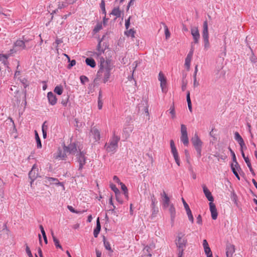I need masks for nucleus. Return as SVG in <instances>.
Returning a JSON list of instances; mask_svg holds the SVG:
<instances>
[{
    "label": "nucleus",
    "mask_w": 257,
    "mask_h": 257,
    "mask_svg": "<svg viewBox=\"0 0 257 257\" xmlns=\"http://www.w3.org/2000/svg\"><path fill=\"white\" fill-rule=\"evenodd\" d=\"M110 61L108 60H105L103 57L100 58L99 61V69L97 72L96 78H95L94 80V82H97L102 77H103V83H105L107 82L110 77Z\"/></svg>",
    "instance_id": "nucleus-1"
},
{
    "label": "nucleus",
    "mask_w": 257,
    "mask_h": 257,
    "mask_svg": "<svg viewBox=\"0 0 257 257\" xmlns=\"http://www.w3.org/2000/svg\"><path fill=\"white\" fill-rule=\"evenodd\" d=\"M185 234L180 232L178 233L176 239V244L178 252H183L187 243V239L184 237Z\"/></svg>",
    "instance_id": "nucleus-2"
},
{
    "label": "nucleus",
    "mask_w": 257,
    "mask_h": 257,
    "mask_svg": "<svg viewBox=\"0 0 257 257\" xmlns=\"http://www.w3.org/2000/svg\"><path fill=\"white\" fill-rule=\"evenodd\" d=\"M120 140V138L116 136L115 133L113 134V136L110 140L109 143L106 144L105 148L108 152H112L115 151L118 147V143Z\"/></svg>",
    "instance_id": "nucleus-3"
},
{
    "label": "nucleus",
    "mask_w": 257,
    "mask_h": 257,
    "mask_svg": "<svg viewBox=\"0 0 257 257\" xmlns=\"http://www.w3.org/2000/svg\"><path fill=\"white\" fill-rule=\"evenodd\" d=\"M202 38L204 43V49L207 51L210 47L209 41V32L208 28V23L207 21L203 22L202 30Z\"/></svg>",
    "instance_id": "nucleus-4"
},
{
    "label": "nucleus",
    "mask_w": 257,
    "mask_h": 257,
    "mask_svg": "<svg viewBox=\"0 0 257 257\" xmlns=\"http://www.w3.org/2000/svg\"><path fill=\"white\" fill-rule=\"evenodd\" d=\"M191 142L197 152L198 157L200 158L201 156L203 143L196 133L195 134L194 137L191 139Z\"/></svg>",
    "instance_id": "nucleus-5"
},
{
    "label": "nucleus",
    "mask_w": 257,
    "mask_h": 257,
    "mask_svg": "<svg viewBox=\"0 0 257 257\" xmlns=\"http://www.w3.org/2000/svg\"><path fill=\"white\" fill-rule=\"evenodd\" d=\"M77 161L79 163L78 170H81L86 163L85 153L79 149V152L76 154Z\"/></svg>",
    "instance_id": "nucleus-6"
},
{
    "label": "nucleus",
    "mask_w": 257,
    "mask_h": 257,
    "mask_svg": "<svg viewBox=\"0 0 257 257\" xmlns=\"http://www.w3.org/2000/svg\"><path fill=\"white\" fill-rule=\"evenodd\" d=\"M181 141L183 144L187 146L189 144V140L187 132V127L185 125L182 124L181 125Z\"/></svg>",
    "instance_id": "nucleus-7"
},
{
    "label": "nucleus",
    "mask_w": 257,
    "mask_h": 257,
    "mask_svg": "<svg viewBox=\"0 0 257 257\" xmlns=\"http://www.w3.org/2000/svg\"><path fill=\"white\" fill-rule=\"evenodd\" d=\"M158 79L160 81V86L163 92H167V79L164 74L160 72L158 76Z\"/></svg>",
    "instance_id": "nucleus-8"
},
{
    "label": "nucleus",
    "mask_w": 257,
    "mask_h": 257,
    "mask_svg": "<svg viewBox=\"0 0 257 257\" xmlns=\"http://www.w3.org/2000/svg\"><path fill=\"white\" fill-rule=\"evenodd\" d=\"M191 34L193 37V43L198 44L200 37L198 27H194L191 28Z\"/></svg>",
    "instance_id": "nucleus-9"
},
{
    "label": "nucleus",
    "mask_w": 257,
    "mask_h": 257,
    "mask_svg": "<svg viewBox=\"0 0 257 257\" xmlns=\"http://www.w3.org/2000/svg\"><path fill=\"white\" fill-rule=\"evenodd\" d=\"M64 152H66L73 155H76L77 152H79L77 147L74 143L70 144L68 146H65L64 148Z\"/></svg>",
    "instance_id": "nucleus-10"
},
{
    "label": "nucleus",
    "mask_w": 257,
    "mask_h": 257,
    "mask_svg": "<svg viewBox=\"0 0 257 257\" xmlns=\"http://www.w3.org/2000/svg\"><path fill=\"white\" fill-rule=\"evenodd\" d=\"M38 168H37V166L36 164H34L29 173V178L31 180V184L32 185L33 182L38 177Z\"/></svg>",
    "instance_id": "nucleus-11"
},
{
    "label": "nucleus",
    "mask_w": 257,
    "mask_h": 257,
    "mask_svg": "<svg viewBox=\"0 0 257 257\" xmlns=\"http://www.w3.org/2000/svg\"><path fill=\"white\" fill-rule=\"evenodd\" d=\"M182 201L186 210V213L188 215V219L191 222V223H193L194 222V218L189 206L183 198H182Z\"/></svg>",
    "instance_id": "nucleus-12"
},
{
    "label": "nucleus",
    "mask_w": 257,
    "mask_h": 257,
    "mask_svg": "<svg viewBox=\"0 0 257 257\" xmlns=\"http://www.w3.org/2000/svg\"><path fill=\"white\" fill-rule=\"evenodd\" d=\"M14 47H20L21 49L25 50L31 48L32 47V45H26L23 41L22 40L19 39L17 40L14 44Z\"/></svg>",
    "instance_id": "nucleus-13"
},
{
    "label": "nucleus",
    "mask_w": 257,
    "mask_h": 257,
    "mask_svg": "<svg viewBox=\"0 0 257 257\" xmlns=\"http://www.w3.org/2000/svg\"><path fill=\"white\" fill-rule=\"evenodd\" d=\"M194 50L192 46L191 49L185 58V66L186 69L189 70L190 67L191 61L192 58Z\"/></svg>",
    "instance_id": "nucleus-14"
},
{
    "label": "nucleus",
    "mask_w": 257,
    "mask_h": 257,
    "mask_svg": "<svg viewBox=\"0 0 257 257\" xmlns=\"http://www.w3.org/2000/svg\"><path fill=\"white\" fill-rule=\"evenodd\" d=\"M101 41H100L97 44L96 50L97 52H91L92 54L90 55L92 56H93L94 57L96 58H100L102 57H100L101 54L104 53V50L101 48Z\"/></svg>",
    "instance_id": "nucleus-15"
},
{
    "label": "nucleus",
    "mask_w": 257,
    "mask_h": 257,
    "mask_svg": "<svg viewBox=\"0 0 257 257\" xmlns=\"http://www.w3.org/2000/svg\"><path fill=\"white\" fill-rule=\"evenodd\" d=\"M90 136H92L95 140V141L97 142L99 141L100 137V132L97 128L95 127L91 128L90 133Z\"/></svg>",
    "instance_id": "nucleus-16"
},
{
    "label": "nucleus",
    "mask_w": 257,
    "mask_h": 257,
    "mask_svg": "<svg viewBox=\"0 0 257 257\" xmlns=\"http://www.w3.org/2000/svg\"><path fill=\"white\" fill-rule=\"evenodd\" d=\"M210 210L211 214V217L212 219L215 220L217 219L218 216L217 211L215 206V205L212 203H209Z\"/></svg>",
    "instance_id": "nucleus-17"
},
{
    "label": "nucleus",
    "mask_w": 257,
    "mask_h": 257,
    "mask_svg": "<svg viewBox=\"0 0 257 257\" xmlns=\"http://www.w3.org/2000/svg\"><path fill=\"white\" fill-rule=\"evenodd\" d=\"M26 92H19V91H17L16 95L15 96V97L17 98V104H19L20 103V101H21V99H19L18 97H20L22 96V99H23L22 102V105H23H23L24 106H26V104H27V102H26Z\"/></svg>",
    "instance_id": "nucleus-18"
},
{
    "label": "nucleus",
    "mask_w": 257,
    "mask_h": 257,
    "mask_svg": "<svg viewBox=\"0 0 257 257\" xmlns=\"http://www.w3.org/2000/svg\"><path fill=\"white\" fill-rule=\"evenodd\" d=\"M161 195L163 198V207L165 208H168L171 204L169 197L164 191H163V192L161 194Z\"/></svg>",
    "instance_id": "nucleus-19"
},
{
    "label": "nucleus",
    "mask_w": 257,
    "mask_h": 257,
    "mask_svg": "<svg viewBox=\"0 0 257 257\" xmlns=\"http://www.w3.org/2000/svg\"><path fill=\"white\" fill-rule=\"evenodd\" d=\"M168 208L170 214L171 223L173 225L174 223L175 218L176 217V209L173 204H171Z\"/></svg>",
    "instance_id": "nucleus-20"
},
{
    "label": "nucleus",
    "mask_w": 257,
    "mask_h": 257,
    "mask_svg": "<svg viewBox=\"0 0 257 257\" xmlns=\"http://www.w3.org/2000/svg\"><path fill=\"white\" fill-rule=\"evenodd\" d=\"M47 98L49 103L52 105H54L56 104L57 99L55 95L52 92H49L47 94Z\"/></svg>",
    "instance_id": "nucleus-21"
},
{
    "label": "nucleus",
    "mask_w": 257,
    "mask_h": 257,
    "mask_svg": "<svg viewBox=\"0 0 257 257\" xmlns=\"http://www.w3.org/2000/svg\"><path fill=\"white\" fill-rule=\"evenodd\" d=\"M67 0H59L58 4V9L54 10L52 12V14H53L54 13H57L58 12V9H62L67 7Z\"/></svg>",
    "instance_id": "nucleus-22"
},
{
    "label": "nucleus",
    "mask_w": 257,
    "mask_h": 257,
    "mask_svg": "<svg viewBox=\"0 0 257 257\" xmlns=\"http://www.w3.org/2000/svg\"><path fill=\"white\" fill-rule=\"evenodd\" d=\"M226 254L227 257H233V254L235 252L234 246L232 244H228L226 248Z\"/></svg>",
    "instance_id": "nucleus-23"
},
{
    "label": "nucleus",
    "mask_w": 257,
    "mask_h": 257,
    "mask_svg": "<svg viewBox=\"0 0 257 257\" xmlns=\"http://www.w3.org/2000/svg\"><path fill=\"white\" fill-rule=\"evenodd\" d=\"M203 192H204L206 197L207 198V199L209 201H210V202H212L214 200L213 197L211 192L207 189V188L206 187V186L205 185L203 186Z\"/></svg>",
    "instance_id": "nucleus-24"
},
{
    "label": "nucleus",
    "mask_w": 257,
    "mask_h": 257,
    "mask_svg": "<svg viewBox=\"0 0 257 257\" xmlns=\"http://www.w3.org/2000/svg\"><path fill=\"white\" fill-rule=\"evenodd\" d=\"M101 229V225L99 222V218H98L96 220V226L93 231V235L95 237H97Z\"/></svg>",
    "instance_id": "nucleus-25"
},
{
    "label": "nucleus",
    "mask_w": 257,
    "mask_h": 257,
    "mask_svg": "<svg viewBox=\"0 0 257 257\" xmlns=\"http://www.w3.org/2000/svg\"><path fill=\"white\" fill-rule=\"evenodd\" d=\"M170 147L171 149V153H172L173 157L178 156V152L175 147V143L172 140L170 141Z\"/></svg>",
    "instance_id": "nucleus-26"
},
{
    "label": "nucleus",
    "mask_w": 257,
    "mask_h": 257,
    "mask_svg": "<svg viewBox=\"0 0 257 257\" xmlns=\"http://www.w3.org/2000/svg\"><path fill=\"white\" fill-rule=\"evenodd\" d=\"M47 179L46 182H49L50 184H54L56 185H61L62 183H60L58 179L52 177H46Z\"/></svg>",
    "instance_id": "nucleus-27"
},
{
    "label": "nucleus",
    "mask_w": 257,
    "mask_h": 257,
    "mask_svg": "<svg viewBox=\"0 0 257 257\" xmlns=\"http://www.w3.org/2000/svg\"><path fill=\"white\" fill-rule=\"evenodd\" d=\"M234 139L235 140L238 142L239 145H241L242 144V145H243V143L244 142L242 138L241 137V136L239 135V134L236 132L234 133Z\"/></svg>",
    "instance_id": "nucleus-28"
},
{
    "label": "nucleus",
    "mask_w": 257,
    "mask_h": 257,
    "mask_svg": "<svg viewBox=\"0 0 257 257\" xmlns=\"http://www.w3.org/2000/svg\"><path fill=\"white\" fill-rule=\"evenodd\" d=\"M228 149L231 154V156L232 157V161H233V163H235V166L236 167L237 169H238V168H239L240 169V166L237 162L235 154L234 152L232 150V149L230 147L228 148Z\"/></svg>",
    "instance_id": "nucleus-29"
},
{
    "label": "nucleus",
    "mask_w": 257,
    "mask_h": 257,
    "mask_svg": "<svg viewBox=\"0 0 257 257\" xmlns=\"http://www.w3.org/2000/svg\"><path fill=\"white\" fill-rule=\"evenodd\" d=\"M34 36L33 35H30V36H23L22 37V40L24 42L25 44H26L27 46H28V43L32 41L34 39Z\"/></svg>",
    "instance_id": "nucleus-30"
},
{
    "label": "nucleus",
    "mask_w": 257,
    "mask_h": 257,
    "mask_svg": "<svg viewBox=\"0 0 257 257\" xmlns=\"http://www.w3.org/2000/svg\"><path fill=\"white\" fill-rule=\"evenodd\" d=\"M86 64L92 68H94L96 66V63L94 60L91 58H87L85 60Z\"/></svg>",
    "instance_id": "nucleus-31"
},
{
    "label": "nucleus",
    "mask_w": 257,
    "mask_h": 257,
    "mask_svg": "<svg viewBox=\"0 0 257 257\" xmlns=\"http://www.w3.org/2000/svg\"><path fill=\"white\" fill-rule=\"evenodd\" d=\"M133 128L132 126L125 127L123 130V134L125 136V139H127L130 135V133L133 131Z\"/></svg>",
    "instance_id": "nucleus-32"
},
{
    "label": "nucleus",
    "mask_w": 257,
    "mask_h": 257,
    "mask_svg": "<svg viewBox=\"0 0 257 257\" xmlns=\"http://www.w3.org/2000/svg\"><path fill=\"white\" fill-rule=\"evenodd\" d=\"M102 91L101 90L99 91V95L98 98V108L99 109H101L102 107Z\"/></svg>",
    "instance_id": "nucleus-33"
},
{
    "label": "nucleus",
    "mask_w": 257,
    "mask_h": 257,
    "mask_svg": "<svg viewBox=\"0 0 257 257\" xmlns=\"http://www.w3.org/2000/svg\"><path fill=\"white\" fill-rule=\"evenodd\" d=\"M103 241L105 249L110 251L111 252H112L113 251L111 247L110 244L109 242L106 240L105 236H103Z\"/></svg>",
    "instance_id": "nucleus-34"
},
{
    "label": "nucleus",
    "mask_w": 257,
    "mask_h": 257,
    "mask_svg": "<svg viewBox=\"0 0 257 257\" xmlns=\"http://www.w3.org/2000/svg\"><path fill=\"white\" fill-rule=\"evenodd\" d=\"M186 98H187V104H188V108H189L190 111L192 112V104H191V99H190V92L189 91H188L187 92Z\"/></svg>",
    "instance_id": "nucleus-35"
},
{
    "label": "nucleus",
    "mask_w": 257,
    "mask_h": 257,
    "mask_svg": "<svg viewBox=\"0 0 257 257\" xmlns=\"http://www.w3.org/2000/svg\"><path fill=\"white\" fill-rule=\"evenodd\" d=\"M111 14L116 16L117 18H119L121 16V12L119 8H115L112 10Z\"/></svg>",
    "instance_id": "nucleus-36"
},
{
    "label": "nucleus",
    "mask_w": 257,
    "mask_h": 257,
    "mask_svg": "<svg viewBox=\"0 0 257 257\" xmlns=\"http://www.w3.org/2000/svg\"><path fill=\"white\" fill-rule=\"evenodd\" d=\"M53 240L54 242V244L57 248H59L61 249H63L62 246L59 243V240L54 236V234L52 233V234Z\"/></svg>",
    "instance_id": "nucleus-37"
},
{
    "label": "nucleus",
    "mask_w": 257,
    "mask_h": 257,
    "mask_svg": "<svg viewBox=\"0 0 257 257\" xmlns=\"http://www.w3.org/2000/svg\"><path fill=\"white\" fill-rule=\"evenodd\" d=\"M35 138L37 143V147L38 148H42V144L41 142L40 139L39 138V135L36 131H35Z\"/></svg>",
    "instance_id": "nucleus-38"
},
{
    "label": "nucleus",
    "mask_w": 257,
    "mask_h": 257,
    "mask_svg": "<svg viewBox=\"0 0 257 257\" xmlns=\"http://www.w3.org/2000/svg\"><path fill=\"white\" fill-rule=\"evenodd\" d=\"M63 87L61 85L56 86L54 90V92L58 95H61L63 93Z\"/></svg>",
    "instance_id": "nucleus-39"
},
{
    "label": "nucleus",
    "mask_w": 257,
    "mask_h": 257,
    "mask_svg": "<svg viewBox=\"0 0 257 257\" xmlns=\"http://www.w3.org/2000/svg\"><path fill=\"white\" fill-rule=\"evenodd\" d=\"M9 55L0 54V61H3L4 64L7 63V59L9 58Z\"/></svg>",
    "instance_id": "nucleus-40"
},
{
    "label": "nucleus",
    "mask_w": 257,
    "mask_h": 257,
    "mask_svg": "<svg viewBox=\"0 0 257 257\" xmlns=\"http://www.w3.org/2000/svg\"><path fill=\"white\" fill-rule=\"evenodd\" d=\"M169 110V113L172 115V118L173 119L175 118L176 117V112H175V106H174V104H173L172 106H171Z\"/></svg>",
    "instance_id": "nucleus-41"
},
{
    "label": "nucleus",
    "mask_w": 257,
    "mask_h": 257,
    "mask_svg": "<svg viewBox=\"0 0 257 257\" xmlns=\"http://www.w3.org/2000/svg\"><path fill=\"white\" fill-rule=\"evenodd\" d=\"M231 199L234 204L238 206L237 196L234 192L231 193Z\"/></svg>",
    "instance_id": "nucleus-42"
},
{
    "label": "nucleus",
    "mask_w": 257,
    "mask_h": 257,
    "mask_svg": "<svg viewBox=\"0 0 257 257\" xmlns=\"http://www.w3.org/2000/svg\"><path fill=\"white\" fill-rule=\"evenodd\" d=\"M110 187L111 189V190L113 191H114L115 195H118V194L120 193L118 189L116 187V186L114 184L112 183L110 184Z\"/></svg>",
    "instance_id": "nucleus-43"
},
{
    "label": "nucleus",
    "mask_w": 257,
    "mask_h": 257,
    "mask_svg": "<svg viewBox=\"0 0 257 257\" xmlns=\"http://www.w3.org/2000/svg\"><path fill=\"white\" fill-rule=\"evenodd\" d=\"M100 9L104 15H106V11L105 8V1L101 0V3L100 4Z\"/></svg>",
    "instance_id": "nucleus-44"
},
{
    "label": "nucleus",
    "mask_w": 257,
    "mask_h": 257,
    "mask_svg": "<svg viewBox=\"0 0 257 257\" xmlns=\"http://www.w3.org/2000/svg\"><path fill=\"white\" fill-rule=\"evenodd\" d=\"M80 80L82 84H85L86 82H87L89 81L88 78L84 75L81 76L80 77Z\"/></svg>",
    "instance_id": "nucleus-45"
},
{
    "label": "nucleus",
    "mask_w": 257,
    "mask_h": 257,
    "mask_svg": "<svg viewBox=\"0 0 257 257\" xmlns=\"http://www.w3.org/2000/svg\"><path fill=\"white\" fill-rule=\"evenodd\" d=\"M135 31L133 29H130L125 32V34L127 36H131L132 38L135 37Z\"/></svg>",
    "instance_id": "nucleus-46"
},
{
    "label": "nucleus",
    "mask_w": 257,
    "mask_h": 257,
    "mask_svg": "<svg viewBox=\"0 0 257 257\" xmlns=\"http://www.w3.org/2000/svg\"><path fill=\"white\" fill-rule=\"evenodd\" d=\"M102 24L101 23H98L96 26L95 27L93 31L95 32V33H97L99 31H100L101 29H102Z\"/></svg>",
    "instance_id": "nucleus-47"
},
{
    "label": "nucleus",
    "mask_w": 257,
    "mask_h": 257,
    "mask_svg": "<svg viewBox=\"0 0 257 257\" xmlns=\"http://www.w3.org/2000/svg\"><path fill=\"white\" fill-rule=\"evenodd\" d=\"M68 100H69V96H67L65 98H63L62 99V101H61V104L64 106H67V103H68Z\"/></svg>",
    "instance_id": "nucleus-48"
},
{
    "label": "nucleus",
    "mask_w": 257,
    "mask_h": 257,
    "mask_svg": "<svg viewBox=\"0 0 257 257\" xmlns=\"http://www.w3.org/2000/svg\"><path fill=\"white\" fill-rule=\"evenodd\" d=\"M204 249V251H205V254L207 255V256L208 255H212V251L211 250V249L209 247H205Z\"/></svg>",
    "instance_id": "nucleus-49"
},
{
    "label": "nucleus",
    "mask_w": 257,
    "mask_h": 257,
    "mask_svg": "<svg viewBox=\"0 0 257 257\" xmlns=\"http://www.w3.org/2000/svg\"><path fill=\"white\" fill-rule=\"evenodd\" d=\"M165 34L166 38L167 39H168L170 37V32L169 31L168 27L166 26L165 27Z\"/></svg>",
    "instance_id": "nucleus-50"
},
{
    "label": "nucleus",
    "mask_w": 257,
    "mask_h": 257,
    "mask_svg": "<svg viewBox=\"0 0 257 257\" xmlns=\"http://www.w3.org/2000/svg\"><path fill=\"white\" fill-rule=\"evenodd\" d=\"M65 152L64 151L63 153H62L61 151L59 153L58 157L60 158L62 160H64L66 157V155L65 153Z\"/></svg>",
    "instance_id": "nucleus-51"
},
{
    "label": "nucleus",
    "mask_w": 257,
    "mask_h": 257,
    "mask_svg": "<svg viewBox=\"0 0 257 257\" xmlns=\"http://www.w3.org/2000/svg\"><path fill=\"white\" fill-rule=\"evenodd\" d=\"M26 251L29 257H33L29 247L26 245Z\"/></svg>",
    "instance_id": "nucleus-52"
},
{
    "label": "nucleus",
    "mask_w": 257,
    "mask_h": 257,
    "mask_svg": "<svg viewBox=\"0 0 257 257\" xmlns=\"http://www.w3.org/2000/svg\"><path fill=\"white\" fill-rule=\"evenodd\" d=\"M130 19H131V17H129V18L127 20H125V27L126 29H128L130 27Z\"/></svg>",
    "instance_id": "nucleus-53"
},
{
    "label": "nucleus",
    "mask_w": 257,
    "mask_h": 257,
    "mask_svg": "<svg viewBox=\"0 0 257 257\" xmlns=\"http://www.w3.org/2000/svg\"><path fill=\"white\" fill-rule=\"evenodd\" d=\"M231 170H232V171L233 174L234 173V172H236L237 171V170L239 171V170L241 169L240 168V169L239 168H238V169H237L236 167L235 166V164L233 165V164H231Z\"/></svg>",
    "instance_id": "nucleus-54"
},
{
    "label": "nucleus",
    "mask_w": 257,
    "mask_h": 257,
    "mask_svg": "<svg viewBox=\"0 0 257 257\" xmlns=\"http://www.w3.org/2000/svg\"><path fill=\"white\" fill-rule=\"evenodd\" d=\"M69 62L70 64L68 65L67 67L68 69H70L72 67H73L76 64V61L75 60H72Z\"/></svg>",
    "instance_id": "nucleus-55"
},
{
    "label": "nucleus",
    "mask_w": 257,
    "mask_h": 257,
    "mask_svg": "<svg viewBox=\"0 0 257 257\" xmlns=\"http://www.w3.org/2000/svg\"><path fill=\"white\" fill-rule=\"evenodd\" d=\"M136 0H131L128 4V5L126 8V11L129 10V9L131 6H133Z\"/></svg>",
    "instance_id": "nucleus-56"
},
{
    "label": "nucleus",
    "mask_w": 257,
    "mask_h": 257,
    "mask_svg": "<svg viewBox=\"0 0 257 257\" xmlns=\"http://www.w3.org/2000/svg\"><path fill=\"white\" fill-rule=\"evenodd\" d=\"M120 193L118 194V195H115V197L116 200L120 204H122L123 203L122 200L120 198Z\"/></svg>",
    "instance_id": "nucleus-57"
},
{
    "label": "nucleus",
    "mask_w": 257,
    "mask_h": 257,
    "mask_svg": "<svg viewBox=\"0 0 257 257\" xmlns=\"http://www.w3.org/2000/svg\"><path fill=\"white\" fill-rule=\"evenodd\" d=\"M120 185H121V189L123 192H126L127 191L126 186L123 183L120 182Z\"/></svg>",
    "instance_id": "nucleus-58"
},
{
    "label": "nucleus",
    "mask_w": 257,
    "mask_h": 257,
    "mask_svg": "<svg viewBox=\"0 0 257 257\" xmlns=\"http://www.w3.org/2000/svg\"><path fill=\"white\" fill-rule=\"evenodd\" d=\"M193 79H194V86L195 87H197L199 85V83L197 81V76L195 75H193Z\"/></svg>",
    "instance_id": "nucleus-59"
},
{
    "label": "nucleus",
    "mask_w": 257,
    "mask_h": 257,
    "mask_svg": "<svg viewBox=\"0 0 257 257\" xmlns=\"http://www.w3.org/2000/svg\"><path fill=\"white\" fill-rule=\"evenodd\" d=\"M174 159L175 160L176 164L178 165V166H180V162L179 155L177 156H175V157H174Z\"/></svg>",
    "instance_id": "nucleus-60"
},
{
    "label": "nucleus",
    "mask_w": 257,
    "mask_h": 257,
    "mask_svg": "<svg viewBox=\"0 0 257 257\" xmlns=\"http://www.w3.org/2000/svg\"><path fill=\"white\" fill-rule=\"evenodd\" d=\"M197 223L199 224H202V217L200 215H199L197 217Z\"/></svg>",
    "instance_id": "nucleus-61"
},
{
    "label": "nucleus",
    "mask_w": 257,
    "mask_h": 257,
    "mask_svg": "<svg viewBox=\"0 0 257 257\" xmlns=\"http://www.w3.org/2000/svg\"><path fill=\"white\" fill-rule=\"evenodd\" d=\"M46 123H47L46 121H45L43 123V124L42 125V131H43V130L47 131V130H48V125H46Z\"/></svg>",
    "instance_id": "nucleus-62"
},
{
    "label": "nucleus",
    "mask_w": 257,
    "mask_h": 257,
    "mask_svg": "<svg viewBox=\"0 0 257 257\" xmlns=\"http://www.w3.org/2000/svg\"><path fill=\"white\" fill-rule=\"evenodd\" d=\"M203 246L204 248H205V247H209L208 243L206 239H204L203 241Z\"/></svg>",
    "instance_id": "nucleus-63"
},
{
    "label": "nucleus",
    "mask_w": 257,
    "mask_h": 257,
    "mask_svg": "<svg viewBox=\"0 0 257 257\" xmlns=\"http://www.w3.org/2000/svg\"><path fill=\"white\" fill-rule=\"evenodd\" d=\"M113 180L114 182L118 183L120 184V182H121L120 181V180L116 176H114L113 177Z\"/></svg>",
    "instance_id": "nucleus-64"
}]
</instances>
